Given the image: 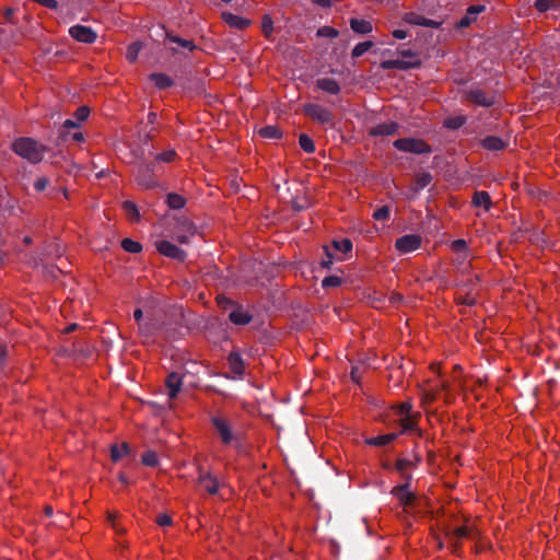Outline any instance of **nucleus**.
<instances>
[{"label":"nucleus","mask_w":560,"mask_h":560,"mask_svg":"<svg viewBox=\"0 0 560 560\" xmlns=\"http://www.w3.org/2000/svg\"><path fill=\"white\" fill-rule=\"evenodd\" d=\"M445 535L448 539V542L453 549L456 551L460 547V540L463 538H475L479 535V529L477 528L475 522L469 517L465 518L464 525H460L456 528L447 527L445 528Z\"/></svg>","instance_id":"obj_1"},{"label":"nucleus","mask_w":560,"mask_h":560,"mask_svg":"<svg viewBox=\"0 0 560 560\" xmlns=\"http://www.w3.org/2000/svg\"><path fill=\"white\" fill-rule=\"evenodd\" d=\"M12 149L16 154L32 163L39 162L45 152V147L38 144L31 138H21L13 142Z\"/></svg>","instance_id":"obj_2"},{"label":"nucleus","mask_w":560,"mask_h":560,"mask_svg":"<svg viewBox=\"0 0 560 560\" xmlns=\"http://www.w3.org/2000/svg\"><path fill=\"white\" fill-rule=\"evenodd\" d=\"M398 58L392 60H384L381 63L382 69H399L407 70L410 68H418L421 65V60L418 55L410 49H400L397 51Z\"/></svg>","instance_id":"obj_3"},{"label":"nucleus","mask_w":560,"mask_h":560,"mask_svg":"<svg viewBox=\"0 0 560 560\" xmlns=\"http://www.w3.org/2000/svg\"><path fill=\"white\" fill-rule=\"evenodd\" d=\"M212 423L223 444L229 445L238 441V435L233 431L230 422L226 419L214 417L212 419Z\"/></svg>","instance_id":"obj_4"},{"label":"nucleus","mask_w":560,"mask_h":560,"mask_svg":"<svg viewBox=\"0 0 560 560\" xmlns=\"http://www.w3.org/2000/svg\"><path fill=\"white\" fill-rule=\"evenodd\" d=\"M394 147L400 151L417 154L430 152V147L424 141L413 138L398 139L394 142Z\"/></svg>","instance_id":"obj_5"},{"label":"nucleus","mask_w":560,"mask_h":560,"mask_svg":"<svg viewBox=\"0 0 560 560\" xmlns=\"http://www.w3.org/2000/svg\"><path fill=\"white\" fill-rule=\"evenodd\" d=\"M69 35L74 40L83 44H93L97 38V33L94 30L81 24L71 26L69 28Z\"/></svg>","instance_id":"obj_6"},{"label":"nucleus","mask_w":560,"mask_h":560,"mask_svg":"<svg viewBox=\"0 0 560 560\" xmlns=\"http://www.w3.org/2000/svg\"><path fill=\"white\" fill-rule=\"evenodd\" d=\"M422 238L418 234L404 235L396 240L395 247L400 254H408L421 246Z\"/></svg>","instance_id":"obj_7"},{"label":"nucleus","mask_w":560,"mask_h":560,"mask_svg":"<svg viewBox=\"0 0 560 560\" xmlns=\"http://www.w3.org/2000/svg\"><path fill=\"white\" fill-rule=\"evenodd\" d=\"M304 113L320 124H330L332 121V115L330 110L317 104L306 105L304 107Z\"/></svg>","instance_id":"obj_8"},{"label":"nucleus","mask_w":560,"mask_h":560,"mask_svg":"<svg viewBox=\"0 0 560 560\" xmlns=\"http://www.w3.org/2000/svg\"><path fill=\"white\" fill-rule=\"evenodd\" d=\"M155 248L160 254L173 259L184 260L186 257V254L183 249L165 240L155 242Z\"/></svg>","instance_id":"obj_9"},{"label":"nucleus","mask_w":560,"mask_h":560,"mask_svg":"<svg viewBox=\"0 0 560 560\" xmlns=\"http://www.w3.org/2000/svg\"><path fill=\"white\" fill-rule=\"evenodd\" d=\"M410 402H402L397 407V415L404 431L411 430L416 425V416L411 413Z\"/></svg>","instance_id":"obj_10"},{"label":"nucleus","mask_w":560,"mask_h":560,"mask_svg":"<svg viewBox=\"0 0 560 560\" xmlns=\"http://www.w3.org/2000/svg\"><path fill=\"white\" fill-rule=\"evenodd\" d=\"M465 95L468 101L480 106L489 107L494 104V96L487 94L479 89L467 91Z\"/></svg>","instance_id":"obj_11"},{"label":"nucleus","mask_w":560,"mask_h":560,"mask_svg":"<svg viewBox=\"0 0 560 560\" xmlns=\"http://www.w3.org/2000/svg\"><path fill=\"white\" fill-rule=\"evenodd\" d=\"M402 20L412 25H420L425 27L439 28L442 23L435 20L427 19L415 12H407L404 14Z\"/></svg>","instance_id":"obj_12"},{"label":"nucleus","mask_w":560,"mask_h":560,"mask_svg":"<svg viewBox=\"0 0 560 560\" xmlns=\"http://www.w3.org/2000/svg\"><path fill=\"white\" fill-rule=\"evenodd\" d=\"M196 226L189 221H184L178 224L175 232V238L180 244H187L189 240L196 235Z\"/></svg>","instance_id":"obj_13"},{"label":"nucleus","mask_w":560,"mask_h":560,"mask_svg":"<svg viewBox=\"0 0 560 560\" xmlns=\"http://www.w3.org/2000/svg\"><path fill=\"white\" fill-rule=\"evenodd\" d=\"M486 10V7L482 5V4H476V5H470L467 11H466V14L464 18H462L458 23H457V27L458 28H465V27H468L470 24H472L474 22H476L477 20V15L482 13L483 11Z\"/></svg>","instance_id":"obj_14"},{"label":"nucleus","mask_w":560,"mask_h":560,"mask_svg":"<svg viewBox=\"0 0 560 560\" xmlns=\"http://www.w3.org/2000/svg\"><path fill=\"white\" fill-rule=\"evenodd\" d=\"M392 494L405 506H409L415 501V494L409 491L408 485L396 486L392 489Z\"/></svg>","instance_id":"obj_15"},{"label":"nucleus","mask_w":560,"mask_h":560,"mask_svg":"<svg viewBox=\"0 0 560 560\" xmlns=\"http://www.w3.org/2000/svg\"><path fill=\"white\" fill-rule=\"evenodd\" d=\"M182 377L177 373H171L165 381V386L167 389V396L170 399H174L177 397L178 393L182 389Z\"/></svg>","instance_id":"obj_16"},{"label":"nucleus","mask_w":560,"mask_h":560,"mask_svg":"<svg viewBox=\"0 0 560 560\" xmlns=\"http://www.w3.org/2000/svg\"><path fill=\"white\" fill-rule=\"evenodd\" d=\"M228 363L231 372L236 376H242L245 371V364L241 355L236 352H231L228 358Z\"/></svg>","instance_id":"obj_17"},{"label":"nucleus","mask_w":560,"mask_h":560,"mask_svg":"<svg viewBox=\"0 0 560 560\" xmlns=\"http://www.w3.org/2000/svg\"><path fill=\"white\" fill-rule=\"evenodd\" d=\"M462 387H463V383L459 380V377H457V376H453V381L452 382L443 381L441 383V389L443 392H445L444 400L446 402H450L453 399V392L456 388H462Z\"/></svg>","instance_id":"obj_18"},{"label":"nucleus","mask_w":560,"mask_h":560,"mask_svg":"<svg viewBox=\"0 0 560 560\" xmlns=\"http://www.w3.org/2000/svg\"><path fill=\"white\" fill-rule=\"evenodd\" d=\"M200 487L210 494H214L219 488V481L210 474H205L199 477Z\"/></svg>","instance_id":"obj_19"},{"label":"nucleus","mask_w":560,"mask_h":560,"mask_svg":"<svg viewBox=\"0 0 560 560\" xmlns=\"http://www.w3.org/2000/svg\"><path fill=\"white\" fill-rule=\"evenodd\" d=\"M481 144L485 149L489 151H500L505 149V147L508 145V143L504 140L494 136L486 137L485 139H482Z\"/></svg>","instance_id":"obj_20"},{"label":"nucleus","mask_w":560,"mask_h":560,"mask_svg":"<svg viewBox=\"0 0 560 560\" xmlns=\"http://www.w3.org/2000/svg\"><path fill=\"white\" fill-rule=\"evenodd\" d=\"M222 19L230 26L238 30H243L249 25V22L247 20L230 12H223Z\"/></svg>","instance_id":"obj_21"},{"label":"nucleus","mask_w":560,"mask_h":560,"mask_svg":"<svg viewBox=\"0 0 560 560\" xmlns=\"http://www.w3.org/2000/svg\"><path fill=\"white\" fill-rule=\"evenodd\" d=\"M416 467V462L407 458H399L396 462V470L399 471L402 478L410 479L409 471Z\"/></svg>","instance_id":"obj_22"},{"label":"nucleus","mask_w":560,"mask_h":560,"mask_svg":"<svg viewBox=\"0 0 560 560\" xmlns=\"http://www.w3.org/2000/svg\"><path fill=\"white\" fill-rule=\"evenodd\" d=\"M317 86L329 94H338L340 91V86L337 81L329 78L319 79L317 81Z\"/></svg>","instance_id":"obj_23"},{"label":"nucleus","mask_w":560,"mask_h":560,"mask_svg":"<svg viewBox=\"0 0 560 560\" xmlns=\"http://www.w3.org/2000/svg\"><path fill=\"white\" fill-rule=\"evenodd\" d=\"M397 124L396 122H385L380 124L375 127H373L370 131L373 136H385V135H393L397 130Z\"/></svg>","instance_id":"obj_24"},{"label":"nucleus","mask_w":560,"mask_h":560,"mask_svg":"<svg viewBox=\"0 0 560 560\" xmlns=\"http://www.w3.org/2000/svg\"><path fill=\"white\" fill-rule=\"evenodd\" d=\"M472 203L476 207H482L486 211H488L491 207V198L487 191H477L472 197Z\"/></svg>","instance_id":"obj_25"},{"label":"nucleus","mask_w":560,"mask_h":560,"mask_svg":"<svg viewBox=\"0 0 560 560\" xmlns=\"http://www.w3.org/2000/svg\"><path fill=\"white\" fill-rule=\"evenodd\" d=\"M350 26L358 34H368L373 30L371 22L366 20L351 19Z\"/></svg>","instance_id":"obj_26"},{"label":"nucleus","mask_w":560,"mask_h":560,"mask_svg":"<svg viewBox=\"0 0 560 560\" xmlns=\"http://www.w3.org/2000/svg\"><path fill=\"white\" fill-rule=\"evenodd\" d=\"M229 318L231 319L232 323H234L236 325L248 324L250 322V319H252V317L245 311H243L242 308L233 310L230 313Z\"/></svg>","instance_id":"obj_27"},{"label":"nucleus","mask_w":560,"mask_h":560,"mask_svg":"<svg viewBox=\"0 0 560 560\" xmlns=\"http://www.w3.org/2000/svg\"><path fill=\"white\" fill-rule=\"evenodd\" d=\"M150 79L159 89H167L173 83L171 78L164 73H152Z\"/></svg>","instance_id":"obj_28"},{"label":"nucleus","mask_w":560,"mask_h":560,"mask_svg":"<svg viewBox=\"0 0 560 560\" xmlns=\"http://www.w3.org/2000/svg\"><path fill=\"white\" fill-rule=\"evenodd\" d=\"M396 439L395 433L378 435L366 440V443L374 446H384Z\"/></svg>","instance_id":"obj_29"},{"label":"nucleus","mask_w":560,"mask_h":560,"mask_svg":"<svg viewBox=\"0 0 560 560\" xmlns=\"http://www.w3.org/2000/svg\"><path fill=\"white\" fill-rule=\"evenodd\" d=\"M122 208L125 210V213H126L127 218L130 221H138L139 220L140 214H139L138 208H137V206L132 201H125L122 203Z\"/></svg>","instance_id":"obj_30"},{"label":"nucleus","mask_w":560,"mask_h":560,"mask_svg":"<svg viewBox=\"0 0 560 560\" xmlns=\"http://www.w3.org/2000/svg\"><path fill=\"white\" fill-rule=\"evenodd\" d=\"M128 454V445L122 443L120 445H113L110 448L112 459L114 462L120 460Z\"/></svg>","instance_id":"obj_31"},{"label":"nucleus","mask_w":560,"mask_h":560,"mask_svg":"<svg viewBox=\"0 0 560 560\" xmlns=\"http://www.w3.org/2000/svg\"><path fill=\"white\" fill-rule=\"evenodd\" d=\"M167 205L172 209H182L185 206V198L177 194H170L167 196Z\"/></svg>","instance_id":"obj_32"},{"label":"nucleus","mask_w":560,"mask_h":560,"mask_svg":"<svg viewBox=\"0 0 560 560\" xmlns=\"http://www.w3.org/2000/svg\"><path fill=\"white\" fill-rule=\"evenodd\" d=\"M259 135L262 137V138H266V139H276V138H280L281 136V132L280 130L275 127V126H266L264 128H261L259 130Z\"/></svg>","instance_id":"obj_33"},{"label":"nucleus","mask_w":560,"mask_h":560,"mask_svg":"<svg viewBox=\"0 0 560 560\" xmlns=\"http://www.w3.org/2000/svg\"><path fill=\"white\" fill-rule=\"evenodd\" d=\"M121 247L126 252L133 253V254H137V253L141 252V249H142V246L139 242L132 241L130 238L122 240Z\"/></svg>","instance_id":"obj_34"},{"label":"nucleus","mask_w":560,"mask_h":560,"mask_svg":"<svg viewBox=\"0 0 560 560\" xmlns=\"http://www.w3.org/2000/svg\"><path fill=\"white\" fill-rule=\"evenodd\" d=\"M299 144L307 153H313L315 151V144L313 140L304 133L300 136Z\"/></svg>","instance_id":"obj_35"},{"label":"nucleus","mask_w":560,"mask_h":560,"mask_svg":"<svg viewBox=\"0 0 560 560\" xmlns=\"http://www.w3.org/2000/svg\"><path fill=\"white\" fill-rule=\"evenodd\" d=\"M332 247L337 252H340L342 254H347V253H349L352 249V243L348 238H345V240H341V241H334L332 242Z\"/></svg>","instance_id":"obj_36"},{"label":"nucleus","mask_w":560,"mask_h":560,"mask_svg":"<svg viewBox=\"0 0 560 560\" xmlns=\"http://www.w3.org/2000/svg\"><path fill=\"white\" fill-rule=\"evenodd\" d=\"M438 398V390L435 388L424 389L421 394V401L423 405H431Z\"/></svg>","instance_id":"obj_37"},{"label":"nucleus","mask_w":560,"mask_h":560,"mask_svg":"<svg viewBox=\"0 0 560 560\" xmlns=\"http://www.w3.org/2000/svg\"><path fill=\"white\" fill-rule=\"evenodd\" d=\"M140 49H141L140 43H133V44L129 45L127 48L126 58L130 62H135L138 58Z\"/></svg>","instance_id":"obj_38"},{"label":"nucleus","mask_w":560,"mask_h":560,"mask_svg":"<svg viewBox=\"0 0 560 560\" xmlns=\"http://www.w3.org/2000/svg\"><path fill=\"white\" fill-rule=\"evenodd\" d=\"M373 46L372 42L359 43L352 49V57L358 58L365 54Z\"/></svg>","instance_id":"obj_39"},{"label":"nucleus","mask_w":560,"mask_h":560,"mask_svg":"<svg viewBox=\"0 0 560 560\" xmlns=\"http://www.w3.org/2000/svg\"><path fill=\"white\" fill-rule=\"evenodd\" d=\"M261 30L266 37H270L273 31V21L269 15H265L261 21Z\"/></svg>","instance_id":"obj_40"},{"label":"nucleus","mask_w":560,"mask_h":560,"mask_svg":"<svg viewBox=\"0 0 560 560\" xmlns=\"http://www.w3.org/2000/svg\"><path fill=\"white\" fill-rule=\"evenodd\" d=\"M341 282L342 279L339 276H329L322 281V285L324 288H336L339 287Z\"/></svg>","instance_id":"obj_41"},{"label":"nucleus","mask_w":560,"mask_h":560,"mask_svg":"<svg viewBox=\"0 0 560 560\" xmlns=\"http://www.w3.org/2000/svg\"><path fill=\"white\" fill-rule=\"evenodd\" d=\"M142 463L147 466L154 467L158 465V456L154 452H145L142 455Z\"/></svg>","instance_id":"obj_42"},{"label":"nucleus","mask_w":560,"mask_h":560,"mask_svg":"<svg viewBox=\"0 0 560 560\" xmlns=\"http://www.w3.org/2000/svg\"><path fill=\"white\" fill-rule=\"evenodd\" d=\"M373 218L378 221H385L389 218V209L383 206L373 213Z\"/></svg>","instance_id":"obj_43"},{"label":"nucleus","mask_w":560,"mask_h":560,"mask_svg":"<svg viewBox=\"0 0 560 560\" xmlns=\"http://www.w3.org/2000/svg\"><path fill=\"white\" fill-rule=\"evenodd\" d=\"M90 115V108L86 106L79 107L75 113L74 117L78 121H84Z\"/></svg>","instance_id":"obj_44"},{"label":"nucleus","mask_w":560,"mask_h":560,"mask_svg":"<svg viewBox=\"0 0 560 560\" xmlns=\"http://www.w3.org/2000/svg\"><path fill=\"white\" fill-rule=\"evenodd\" d=\"M456 300L460 304L472 305L476 302V295L472 293H467L466 296H463L458 293Z\"/></svg>","instance_id":"obj_45"},{"label":"nucleus","mask_w":560,"mask_h":560,"mask_svg":"<svg viewBox=\"0 0 560 560\" xmlns=\"http://www.w3.org/2000/svg\"><path fill=\"white\" fill-rule=\"evenodd\" d=\"M552 3H553V0H536L535 8L539 12H546L547 10H549L551 8Z\"/></svg>","instance_id":"obj_46"},{"label":"nucleus","mask_w":560,"mask_h":560,"mask_svg":"<svg viewBox=\"0 0 560 560\" xmlns=\"http://www.w3.org/2000/svg\"><path fill=\"white\" fill-rule=\"evenodd\" d=\"M175 156H176V152L174 150H168L161 154H158L155 159L158 161H162V162H172V161H174Z\"/></svg>","instance_id":"obj_47"},{"label":"nucleus","mask_w":560,"mask_h":560,"mask_svg":"<svg viewBox=\"0 0 560 560\" xmlns=\"http://www.w3.org/2000/svg\"><path fill=\"white\" fill-rule=\"evenodd\" d=\"M155 522L161 527L171 526L173 524L172 517L168 514L158 515Z\"/></svg>","instance_id":"obj_48"},{"label":"nucleus","mask_w":560,"mask_h":560,"mask_svg":"<svg viewBox=\"0 0 560 560\" xmlns=\"http://www.w3.org/2000/svg\"><path fill=\"white\" fill-rule=\"evenodd\" d=\"M317 35L325 37H337L338 32L332 27L325 26L318 30Z\"/></svg>","instance_id":"obj_49"},{"label":"nucleus","mask_w":560,"mask_h":560,"mask_svg":"<svg viewBox=\"0 0 560 560\" xmlns=\"http://www.w3.org/2000/svg\"><path fill=\"white\" fill-rule=\"evenodd\" d=\"M116 517H117V513L115 512H108L107 513V521L110 523L112 527L117 532V533H121L122 529L118 526V524L116 523Z\"/></svg>","instance_id":"obj_50"},{"label":"nucleus","mask_w":560,"mask_h":560,"mask_svg":"<svg viewBox=\"0 0 560 560\" xmlns=\"http://www.w3.org/2000/svg\"><path fill=\"white\" fill-rule=\"evenodd\" d=\"M467 247V244L464 240H457L452 243V249L454 252H462L465 250Z\"/></svg>","instance_id":"obj_51"},{"label":"nucleus","mask_w":560,"mask_h":560,"mask_svg":"<svg viewBox=\"0 0 560 560\" xmlns=\"http://www.w3.org/2000/svg\"><path fill=\"white\" fill-rule=\"evenodd\" d=\"M47 185L48 179L45 177H40L35 182L34 187L37 191H43L47 187Z\"/></svg>","instance_id":"obj_52"},{"label":"nucleus","mask_w":560,"mask_h":560,"mask_svg":"<svg viewBox=\"0 0 560 560\" xmlns=\"http://www.w3.org/2000/svg\"><path fill=\"white\" fill-rule=\"evenodd\" d=\"M137 180L139 184L145 186V187H150L153 185V179L151 177L148 178V176L143 175V177L139 174L137 176Z\"/></svg>","instance_id":"obj_53"},{"label":"nucleus","mask_w":560,"mask_h":560,"mask_svg":"<svg viewBox=\"0 0 560 560\" xmlns=\"http://www.w3.org/2000/svg\"><path fill=\"white\" fill-rule=\"evenodd\" d=\"M431 182V176L429 174H422L418 178V183L420 187H425Z\"/></svg>","instance_id":"obj_54"},{"label":"nucleus","mask_w":560,"mask_h":560,"mask_svg":"<svg viewBox=\"0 0 560 560\" xmlns=\"http://www.w3.org/2000/svg\"><path fill=\"white\" fill-rule=\"evenodd\" d=\"M173 40L180 44L182 46L188 48L189 50H191L194 48V44L189 40H184V39H179V38H176Z\"/></svg>","instance_id":"obj_55"},{"label":"nucleus","mask_w":560,"mask_h":560,"mask_svg":"<svg viewBox=\"0 0 560 560\" xmlns=\"http://www.w3.org/2000/svg\"><path fill=\"white\" fill-rule=\"evenodd\" d=\"M325 250H326V254H327L328 259L323 260V261H322V266H323L324 268H329V266H330V265H331V262H332V261H331V257H332V256H331L330 252L328 250V248H325Z\"/></svg>","instance_id":"obj_56"},{"label":"nucleus","mask_w":560,"mask_h":560,"mask_svg":"<svg viewBox=\"0 0 560 560\" xmlns=\"http://www.w3.org/2000/svg\"><path fill=\"white\" fill-rule=\"evenodd\" d=\"M393 36L397 39H404L407 37V33L402 30H395L393 32Z\"/></svg>","instance_id":"obj_57"},{"label":"nucleus","mask_w":560,"mask_h":560,"mask_svg":"<svg viewBox=\"0 0 560 560\" xmlns=\"http://www.w3.org/2000/svg\"><path fill=\"white\" fill-rule=\"evenodd\" d=\"M78 127V124L72 120V119H67L65 122H63V128L66 129H69V128H77Z\"/></svg>","instance_id":"obj_58"},{"label":"nucleus","mask_w":560,"mask_h":560,"mask_svg":"<svg viewBox=\"0 0 560 560\" xmlns=\"http://www.w3.org/2000/svg\"><path fill=\"white\" fill-rule=\"evenodd\" d=\"M463 122H464V121H463L462 119H455V120L448 121V122H447V126H448L450 128H457V127L462 126V125H463Z\"/></svg>","instance_id":"obj_59"},{"label":"nucleus","mask_w":560,"mask_h":560,"mask_svg":"<svg viewBox=\"0 0 560 560\" xmlns=\"http://www.w3.org/2000/svg\"><path fill=\"white\" fill-rule=\"evenodd\" d=\"M7 352L5 346L0 342V363L5 359Z\"/></svg>","instance_id":"obj_60"},{"label":"nucleus","mask_w":560,"mask_h":560,"mask_svg":"<svg viewBox=\"0 0 560 560\" xmlns=\"http://www.w3.org/2000/svg\"><path fill=\"white\" fill-rule=\"evenodd\" d=\"M133 317L139 323L142 318V311L140 308H137L133 313Z\"/></svg>","instance_id":"obj_61"},{"label":"nucleus","mask_w":560,"mask_h":560,"mask_svg":"<svg viewBox=\"0 0 560 560\" xmlns=\"http://www.w3.org/2000/svg\"><path fill=\"white\" fill-rule=\"evenodd\" d=\"M73 140L78 141V142H81L83 141V135L81 132H75L73 135Z\"/></svg>","instance_id":"obj_62"},{"label":"nucleus","mask_w":560,"mask_h":560,"mask_svg":"<svg viewBox=\"0 0 560 560\" xmlns=\"http://www.w3.org/2000/svg\"><path fill=\"white\" fill-rule=\"evenodd\" d=\"M314 2L320 5H328L330 3V0H314Z\"/></svg>","instance_id":"obj_63"},{"label":"nucleus","mask_w":560,"mask_h":560,"mask_svg":"<svg viewBox=\"0 0 560 560\" xmlns=\"http://www.w3.org/2000/svg\"><path fill=\"white\" fill-rule=\"evenodd\" d=\"M155 119H156V114H155V113H150V114H149V120H150L151 122H153Z\"/></svg>","instance_id":"obj_64"}]
</instances>
